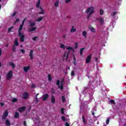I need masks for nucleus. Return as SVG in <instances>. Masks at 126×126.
<instances>
[{"mask_svg":"<svg viewBox=\"0 0 126 126\" xmlns=\"http://www.w3.org/2000/svg\"><path fill=\"white\" fill-rule=\"evenodd\" d=\"M12 76H13V72L12 70L9 71L6 74L7 80H10L12 78Z\"/></svg>","mask_w":126,"mask_h":126,"instance_id":"nucleus-3","label":"nucleus"},{"mask_svg":"<svg viewBox=\"0 0 126 126\" xmlns=\"http://www.w3.org/2000/svg\"><path fill=\"white\" fill-rule=\"evenodd\" d=\"M73 64L74 65L76 64V59H75V56L74 55L73 56Z\"/></svg>","mask_w":126,"mask_h":126,"instance_id":"nucleus-29","label":"nucleus"},{"mask_svg":"<svg viewBox=\"0 0 126 126\" xmlns=\"http://www.w3.org/2000/svg\"><path fill=\"white\" fill-rule=\"evenodd\" d=\"M66 50H67L68 52H65L63 55V57L64 59L66 58V61H67V59H68V55H69V52H70V51H74V50L72 47L70 46L67 47L66 48Z\"/></svg>","mask_w":126,"mask_h":126,"instance_id":"nucleus-2","label":"nucleus"},{"mask_svg":"<svg viewBox=\"0 0 126 126\" xmlns=\"http://www.w3.org/2000/svg\"><path fill=\"white\" fill-rule=\"evenodd\" d=\"M42 20H43V17H39L36 21L37 22H40V21H42Z\"/></svg>","mask_w":126,"mask_h":126,"instance_id":"nucleus-30","label":"nucleus"},{"mask_svg":"<svg viewBox=\"0 0 126 126\" xmlns=\"http://www.w3.org/2000/svg\"><path fill=\"white\" fill-rule=\"evenodd\" d=\"M62 121H63V122H65L66 120H65V117L64 116H62L61 118Z\"/></svg>","mask_w":126,"mask_h":126,"instance_id":"nucleus-43","label":"nucleus"},{"mask_svg":"<svg viewBox=\"0 0 126 126\" xmlns=\"http://www.w3.org/2000/svg\"><path fill=\"white\" fill-rule=\"evenodd\" d=\"M64 84V79H63L61 81V85H63Z\"/></svg>","mask_w":126,"mask_h":126,"instance_id":"nucleus-46","label":"nucleus"},{"mask_svg":"<svg viewBox=\"0 0 126 126\" xmlns=\"http://www.w3.org/2000/svg\"><path fill=\"white\" fill-rule=\"evenodd\" d=\"M62 37H63V39H64V40H66V35L63 34Z\"/></svg>","mask_w":126,"mask_h":126,"instance_id":"nucleus-49","label":"nucleus"},{"mask_svg":"<svg viewBox=\"0 0 126 126\" xmlns=\"http://www.w3.org/2000/svg\"><path fill=\"white\" fill-rule=\"evenodd\" d=\"M5 125L7 126H10V121L8 119L5 120Z\"/></svg>","mask_w":126,"mask_h":126,"instance_id":"nucleus-19","label":"nucleus"},{"mask_svg":"<svg viewBox=\"0 0 126 126\" xmlns=\"http://www.w3.org/2000/svg\"><path fill=\"white\" fill-rule=\"evenodd\" d=\"M8 116V111H7V110H5L2 116V120H5V119L7 118Z\"/></svg>","mask_w":126,"mask_h":126,"instance_id":"nucleus-6","label":"nucleus"},{"mask_svg":"<svg viewBox=\"0 0 126 126\" xmlns=\"http://www.w3.org/2000/svg\"><path fill=\"white\" fill-rule=\"evenodd\" d=\"M58 87L59 88H60V90H63V85H59V86H58Z\"/></svg>","mask_w":126,"mask_h":126,"instance_id":"nucleus-31","label":"nucleus"},{"mask_svg":"<svg viewBox=\"0 0 126 126\" xmlns=\"http://www.w3.org/2000/svg\"><path fill=\"white\" fill-rule=\"evenodd\" d=\"M28 96H29V94H28L27 92L24 93L23 94V99H27V98H28Z\"/></svg>","mask_w":126,"mask_h":126,"instance_id":"nucleus-9","label":"nucleus"},{"mask_svg":"<svg viewBox=\"0 0 126 126\" xmlns=\"http://www.w3.org/2000/svg\"><path fill=\"white\" fill-rule=\"evenodd\" d=\"M18 36L20 37L21 42L23 43V42H24V40H25V35H24V34H23L22 33L20 32L19 33Z\"/></svg>","mask_w":126,"mask_h":126,"instance_id":"nucleus-5","label":"nucleus"},{"mask_svg":"<svg viewBox=\"0 0 126 126\" xmlns=\"http://www.w3.org/2000/svg\"><path fill=\"white\" fill-rule=\"evenodd\" d=\"M40 4H41V0H38L36 3V7L39 8L41 11L40 12H38V14H45V10H44V9H43L42 6H40Z\"/></svg>","mask_w":126,"mask_h":126,"instance_id":"nucleus-1","label":"nucleus"},{"mask_svg":"<svg viewBox=\"0 0 126 126\" xmlns=\"http://www.w3.org/2000/svg\"><path fill=\"white\" fill-rule=\"evenodd\" d=\"M9 65H10V66H12V68H15V64H14V63H13V62H10Z\"/></svg>","mask_w":126,"mask_h":126,"instance_id":"nucleus-21","label":"nucleus"},{"mask_svg":"<svg viewBox=\"0 0 126 126\" xmlns=\"http://www.w3.org/2000/svg\"><path fill=\"white\" fill-rule=\"evenodd\" d=\"M19 21H20L19 19H17L16 20V22H19Z\"/></svg>","mask_w":126,"mask_h":126,"instance_id":"nucleus-59","label":"nucleus"},{"mask_svg":"<svg viewBox=\"0 0 126 126\" xmlns=\"http://www.w3.org/2000/svg\"><path fill=\"white\" fill-rule=\"evenodd\" d=\"M12 102H13V103H15V102H17V98H13L12 99Z\"/></svg>","mask_w":126,"mask_h":126,"instance_id":"nucleus-36","label":"nucleus"},{"mask_svg":"<svg viewBox=\"0 0 126 126\" xmlns=\"http://www.w3.org/2000/svg\"><path fill=\"white\" fill-rule=\"evenodd\" d=\"M4 105V104L2 102L0 103V106H1V107H2V106H3Z\"/></svg>","mask_w":126,"mask_h":126,"instance_id":"nucleus-58","label":"nucleus"},{"mask_svg":"<svg viewBox=\"0 0 126 126\" xmlns=\"http://www.w3.org/2000/svg\"><path fill=\"white\" fill-rule=\"evenodd\" d=\"M26 19H27V18H25L23 20V21H22V23L21 25H23V26L24 25V23H25V21H26Z\"/></svg>","mask_w":126,"mask_h":126,"instance_id":"nucleus-42","label":"nucleus"},{"mask_svg":"<svg viewBox=\"0 0 126 126\" xmlns=\"http://www.w3.org/2000/svg\"><path fill=\"white\" fill-rule=\"evenodd\" d=\"M25 110H26V107H25V106H23V107H20L18 109V111L20 113H23V112H24V111H25Z\"/></svg>","mask_w":126,"mask_h":126,"instance_id":"nucleus-8","label":"nucleus"},{"mask_svg":"<svg viewBox=\"0 0 126 126\" xmlns=\"http://www.w3.org/2000/svg\"><path fill=\"white\" fill-rule=\"evenodd\" d=\"M118 13V12H115L113 13L112 16H115L116 14H117Z\"/></svg>","mask_w":126,"mask_h":126,"instance_id":"nucleus-50","label":"nucleus"},{"mask_svg":"<svg viewBox=\"0 0 126 126\" xmlns=\"http://www.w3.org/2000/svg\"><path fill=\"white\" fill-rule=\"evenodd\" d=\"M51 102L52 104H55V103H56V98L54 95H52L51 96Z\"/></svg>","mask_w":126,"mask_h":126,"instance_id":"nucleus-16","label":"nucleus"},{"mask_svg":"<svg viewBox=\"0 0 126 126\" xmlns=\"http://www.w3.org/2000/svg\"><path fill=\"white\" fill-rule=\"evenodd\" d=\"M61 114H64V109L63 108H61Z\"/></svg>","mask_w":126,"mask_h":126,"instance_id":"nucleus-45","label":"nucleus"},{"mask_svg":"<svg viewBox=\"0 0 126 126\" xmlns=\"http://www.w3.org/2000/svg\"><path fill=\"white\" fill-rule=\"evenodd\" d=\"M29 23L30 24V26L31 27H33V26H35V25H36V23H35V22H32V20H30L29 21Z\"/></svg>","mask_w":126,"mask_h":126,"instance_id":"nucleus-10","label":"nucleus"},{"mask_svg":"<svg viewBox=\"0 0 126 126\" xmlns=\"http://www.w3.org/2000/svg\"><path fill=\"white\" fill-rule=\"evenodd\" d=\"M24 125L26 126V121L24 122Z\"/></svg>","mask_w":126,"mask_h":126,"instance_id":"nucleus-61","label":"nucleus"},{"mask_svg":"<svg viewBox=\"0 0 126 126\" xmlns=\"http://www.w3.org/2000/svg\"><path fill=\"white\" fill-rule=\"evenodd\" d=\"M18 45H19V43L18 42V39L17 38H15V42L14 44L13 45V46H18Z\"/></svg>","mask_w":126,"mask_h":126,"instance_id":"nucleus-15","label":"nucleus"},{"mask_svg":"<svg viewBox=\"0 0 126 126\" xmlns=\"http://www.w3.org/2000/svg\"><path fill=\"white\" fill-rule=\"evenodd\" d=\"M2 53V51H1V49L0 48V57L1 56Z\"/></svg>","mask_w":126,"mask_h":126,"instance_id":"nucleus-54","label":"nucleus"},{"mask_svg":"<svg viewBox=\"0 0 126 126\" xmlns=\"http://www.w3.org/2000/svg\"><path fill=\"white\" fill-rule=\"evenodd\" d=\"M38 39V36H35L32 38L33 41H36Z\"/></svg>","mask_w":126,"mask_h":126,"instance_id":"nucleus-47","label":"nucleus"},{"mask_svg":"<svg viewBox=\"0 0 126 126\" xmlns=\"http://www.w3.org/2000/svg\"><path fill=\"white\" fill-rule=\"evenodd\" d=\"M31 87H32V88H35V87H36V86H35L34 84H32Z\"/></svg>","mask_w":126,"mask_h":126,"instance_id":"nucleus-53","label":"nucleus"},{"mask_svg":"<svg viewBox=\"0 0 126 126\" xmlns=\"http://www.w3.org/2000/svg\"><path fill=\"white\" fill-rule=\"evenodd\" d=\"M21 52H22V54H24L25 53V50L24 49H21Z\"/></svg>","mask_w":126,"mask_h":126,"instance_id":"nucleus-51","label":"nucleus"},{"mask_svg":"<svg viewBox=\"0 0 126 126\" xmlns=\"http://www.w3.org/2000/svg\"><path fill=\"white\" fill-rule=\"evenodd\" d=\"M82 35L84 36V37H85V38H86V37H87V32L85 31H83L82 32Z\"/></svg>","mask_w":126,"mask_h":126,"instance_id":"nucleus-25","label":"nucleus"},{"mask_svg":"<svg viewBox=\"0 0 126 126\" xmlns=\"http://www.w3.org/2000/svg\"><path fill=\"white\" fill-rule=\"evenodd\" d=\"M62 99L63 102H65V97L64 96H62Z\"/></svg>","mask_w":126,"mask_h":126,"instance_id":"nucleus-41","label":"nucleus"},{"mask_svg":"<svg viewBox=\"0 0 126 126\" xmlns=\"http://www.w3.org/2000/svg\"><path fill=\"white\" fill-rule=\"evenodd\" d=\"M37 29V27H32L31 28H29L28 30V31L29 32H33V31H35V30Z\"/></svg>","mask_w":126,"mask_h":126,"instance_id":"nucleus-11","label":"nucleus"},{"mask_svg":"<svg viewBox=\"0 0 126 126\" xmlns=\"http://www.w3.org/2000/svg\"><path fill=\"white\" fill-rule=\"evenodd\" d=\"M60 84H61V81H60V80H58L56 81V85H57V86H60Z\"/></svg>","mask_w":126,"mask_h":126,"instance_id":"nucleus-33","label":"nucleus"},{"mask_svg":"<svg viewBox=\"0 0 126 126\" xmlns=\"http://www.w3.org/2000/svg\"><path fill=\"white\" fill-rule=\"evenodd\" d=\"M65 126H70L69 125V124H68V123H66L65 124Z\"/></svg>","mask_w":126,"mask_h":126,"instance_id":"nucleus-52","label":"nucleus"},{"mask_svg":"<svg viewBox=\"0 0 126 126\" xmlns=\"http://www.w3.org/2000/svg\"><path fill=\"white\" fill-rule=\"evenodd\" d=\"M71 0H66V3H68Z\"/></svg>","mask_w":126,"mask_h":126,"instance_id":"nucleus-55","label":"nucleus"},{"mask_svg":"<svg viewBox=\"0 0 126 126\" xmlns=\"http://www.w3.org/2000/svg\"><path fill=\"white\" fill-rule=\"evenodd\" d=\"M75 74V73H74V71H71V76H74V75Z\"/></svg>","mask_w":126,"mask_h":126,"instance_id":"nucleus-48","label":"nucleus"},{"mask_svg":"<svg viewBox=\"0 0 126 126\" xmlns=\"http://www.w3.org/2000/svg\"><path fill=\"white\" fill-rule=\"evenodd\" d=\"M14 28V27L13 26L9 27V29H8V33H10V32H13V31H11V30H12V29H13Z\"/></svg>","mask_w":126,"mask_h":126,"instance_id":"nucleus-22","label":"nucleus"},{"mask_svg":"<svg viewBox=\"0 0 126 126\" xmlns=\"http://www.w3.org/2000/svg\"><path fill=\"white\" fill-rule=\"evenodd\" d=\"M92 114L93 115V116H95V113H94V112H93V111H92Z\"/></svg>","mask_w":126,"mask_h":126,"instance_id":"nucleus-57","label":"nucleus"},{"mask_svg":"<svg viewBox=\"0 0 126 126\" xmlns=\"http://www.w3.org/2000/svg\"><path fill=\"white\" fill-rule=\"evenodd\" d=\"M23 29V25H21L19 29L18 33H21V30H22Z\"/></svg>","mask_w":126,"mask_h":126,"instance_id":"nucleus-24","label":"nucleus"},{"mask_svg":"<svg viewBox=\"0 0 126 126\" xmlns=\"http://www.w3.org/2000/svg\"><path fill=\"white\" fill-rule=\"evenodd\" d=\"M86 13H90V14H93L94 13V7H89L86 10Z\"/></svg>","mask_w":126,"mask_h":126,"instance_id":"nucleus-4","label":"nucleus"},{"mask_svg":"<svg viewBox=\"0 0 126 126\" xmlns=\"http://www.w3.org/2000/svg\"><path fill=\"white\" fill-rule=\"evenodd\" d=\"M109 123H110V118H107L106 121V125H108V124H109Z\"/></svg>","mask_w":126,"mask_h":126,"instance_id":"nucleus-37","label":"nucleus"},{"mask_svg":"<svg viewBox=\"0 0 126 126\" xmlns=\"http://www.w3.org/2000/svg\"><path fill=\"white\" fill-rule=\"evenodd\" d=\"M110 102L111 103V104H113L114 105H115V104H116V102H115V100H114L113 99H111L110 100Z\"/></svg>","mask_w":126,"mask_h":126,"instance_id":"nucleus-34","label":"nucleus"},{"mask_svg":"<svg viewBox=\"0 0 126 126\" xmlns=\"http://www.w3.org/2000/svg\"><path fill=\"white\" fill-rule=\"evenodd\" d=\"M30 68V67L29 66H24V70L25 72H27L28 71V70H29Z\"/></svg>","mask_w":126,"mask_h":126,"instance_id":"nucleus-17","label":"nucleus"},{"mask_svg":"<svg viewBox=\"0 0 126 126\" xmlns=\"http://www.w3.org/2000/svg\"><path fill=\"white\" fill-rule=\"evenodd\" d=\"M48 81H49L50 82H51V81H52L53 78H52V76H51V74H48Z\"/></svg>","mask_w":126,"mask_h":126,"instance_id":"nucleus-26","label":"nucleus"},{"mask_svg":"<svg viewBox=\"0 0 126 126\" xmlns=\"http://www.w3.org/2000/svg\"><path fill=\"white\" fill-rule=\"evenodd\" d=\"M84 50H85V48H81L80 50V54L81 55V56H82V54H83V51H84Z\"/></svg>","mask_w":126,"mask_h":126,"instance_id":"nucleus-28","label":"nucleus"},{"mask_svg":"<svg viewBox=\"0 0 126 126\" xmlns=\"http://www.w3.org/2000/svg\"><path fill=\"white\" fill-rule=\"evenodd\" d=\"M89 29H90L91 31L92 32H93V33H94L95 32V29L94 28H93L92 26H90L89 27Z\"/></svg>","mask_w":126,"mask_h":126,"instance_id":"nucleus-23","label":"nucleus"},{"mask_svg":"<svg viewBox=\"0 0 126 126\" xmlns=\"http://www.w3.org/2000/svg\"><path fill=\"white\" fill-rule=\"evenodd\" d=\"M73 28H74V27L72 26V29H71V31H70L71 33H72V32L74 33V32H75V31H76V29H74Z\"/></svg>","mask_w":126,"mask_h":126,"instance_id":"nucleus-27","label":"nucleus"},{"mask_svg":"<svg viewBox=\"0 0 126 126\" xmlns=\"http://www.w3.org/2000/svg\"><path fill=\"white\" fill-rule=\"evenodd\" d=\"M82 119L83 120V123L84 125H86V124H87V120L85 119V117H84V116H82Z\"/></svg>","mask_w":126,"mask_h":126,"instance_id":"nucleus-14","label":"nucleus"},{"mask_svg":"<svg viewBox=\"0 0 126 126\" xmlns=\"http://www.w3.org/2000/svg\"><path fill=\"white\" fill-rule=\"evenodd\" d=\"M39 95V94H37L36 95H35V97H38V95Z\"/></svg>","mask_w":126,"mask_h":126,"instance_id":"nucleus-64","label":"nucleus"},{"mask_svg":"<svg viewBox=\"0 0 126 126\" xmlns=\"http://www.w3.org/2000/svg\"><path fill=\"white\" fill-rule=\"evenodd\" d=\"M48 98H49V94H46L43 95L42 100H43V101H46V100H47V99H48Z\"/></svg>","mask_w":126,"mask_h":126,"instance_id":"nucleus-13","label":"nucleus"},{"mask_svg":"<svg viewBox=\"0 0 126 126\" xmlns=\"http://www.w3.org/2000/svg\"><path fill=\"white\" fill-rule=\"evenodd\" d=\"M51 92H52V94H55L56 93L55 92V91H54L53 90H52Z\"/></svg>","mask_w":126,"mask_h":126,"instance_id":"nucleus-56","label":"nucleus"},{"mask_svg":"<svg viewBox=\"0 0 126 126\" xmlns=\"http://www.w3.org/2000/svg\"><path fill=\"white\" fill-rule=\"evenodd\" d=\"M99 11H100V15H103V14H104V11H103V10H102V9H100Z\"/></svg>","mask_w":126,"mask_h":126,"instance_id":"nucleus-38","label":"nucleus"},{"mask_svg":"<svg viewBox=\"0 0 126 126\" xmlns=\"http://www.w3.org/2000/svg\"><path fill=\"white\" fill-rule=\"evenodd\" d=\"M15 15H16V13L14 12V13L13 14L12 16H15Z\"/></svg>","mask_w":126,"mask_h":126,"instance_id":"nucleus-60","label":"nucleus"},{"mask_svg":"<svg viewBox=\"0 0 126 126\" xmlns=\"http://www.w3.org/2000/svg\"><path fill=\"white\" fill-rule=\"evenodd\" d=\"M90 15H91V14L90 13L89 15H88L87 18H89V17H90Z\"/></svg>","mask_w":126,"mask_h":126,"instance_id":"nucleus-62","label":"nucleus"},{"mask_svg":"<svg viewBox=\"0 0 126 126\" xmlns=\"http://www.w3.org/2000/svg\"><path fill=\"white\" fill-rule=\"evenodd\" d=\"M95 60L96 61V62H97L98 61V58H95Z\"/></svg>","mask_w":126,"mask_h":126,"instance_id":"nucleus-63","label":"nucleus"},{"mask_svg":"<svg viewBox=\"0 0 126 126\" xmlns=\"http://www.w3.org/2000/svg\"><path fill=\"white\" fill-rule=\"evenodd\" d=\"M35 101L36 104H37V103L39 102V99L38 98V97H35Z\"/></svg>","mask_w":126,"mask_h":126,"instance_id":"nucleus-39","label":"nucleus"},{"mask_svg":"<svg viewBox=\"0 0 126 126\" xmlns=\"http://www.w3.org/2000/svg\"><path fill=\"white\" fill-rule=\"evenodd\" d=\"M55 6H56L57 7H58V6H59V1H56L55 3Z\"/></svg>","mask_w":126,"mask_h":126,"instance_id":"nucleus-44","label":"nucleus"},{"mask_svg":"<svg viewBox=\"0 0 126 126\" xmlns=\"http://www.w3.org/2000/svg\"><path fill=\"white\" fill-rule=\"evenodd\" d=\"M14 118L15 119H18L19 118V113L18 112H15Z\"/></svg>","mask_w":126,"mask_h":126,"instance_id":"nucleus-20","label":"nucleus"},{"mask_svg":"<svg viewBox=\"0 0 126 126\" xmlns=\"http://www.w3.org/2000/svg\"><path fill=\"white\" fill-rule=\"evenodd\" d=\"M99 20L101 25H103V24H104V19H103L102 17H100L99 18Z\"/></svg>","mask_w":126,"mask_h":126,"instance_id":"nucleus-18","label":"nucleus"},{"mask_svg":"<svg viewBox=\"0 0 126 126\" xmlns=\"http://www.w3.org/2000/svg\"><path fill=\"white\" fill-rule=\"evenodd\" d=\"M34 53V51L32 50L30 52L29 57H30L31 60H33V53Z\"/></svg>","mask_w":126,"mask_h":126,"instance_id":"nucleus-12","label":"nucleus"},{"mask_svg":"<svg viewBox=\"0 0 126 126\" xmlns=\"http://www.w3.org/2000/svg\"><path fill=\"white\" fill-rule=\"evenodd\" d=\"M92 58V55L90 54L89 55L86 60V63H90V61H91V58Z\"/></svg>","mask_w":126,"mask_h":126,"instance_id":"nucleus-7","label":"nucleus"},{"mask_svg":"<svg viewBox=\"0 0 126 126\" xmlns=\"http://www.w3.org/2000/svg\"><path fill=\"white\" fill-rule=\"evenodd\" d=\"M78 48V43L77 42L75 43V49H77Z\"/></svg>","mask_w":126,"mask_h":126,"instance_id":"nucleus-40","label":"nucleus"},{"mask_svg":"<svg viewBox=\"0 0 126 126\" xmlns=\"http://www.w3.org/2000/svg\"><path fill=\"white\" fill-rule=\"evenodd\" d=\"M12 51L14 52V53H15V52H16V47H15V46H14V45H13Z\"/></svg>","mask_w":126,"mask_h":126,"instance_id":"nucleus-32","label":"nucleus"},{"mask_svg":"<svg viewBox=\"0 0 126 126\" xmlns=\"http://www.w3.org/2000/svg\"><path fill=\"white\" fill-rule=\"evenodd\" d=\"M60 48H61V49H65V46H64V44H61V46H60Z\"/></svg>","mask_w":126,"mask_h":126,"instance_id":"nucleus-35","label":"nucleus"}]
</instances>
